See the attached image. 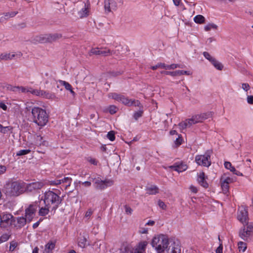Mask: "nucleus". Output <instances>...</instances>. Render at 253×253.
<instances>
[{
  "instance_id": "1",
  "label": "nucleus",
  "mask_w": 253,
  "mask_h": 253,
  "mask_svg": "<svg viewBox=\"0 0 253 253\" xmlns=\"http://www.w3.org/2000/svg\"><path fill=\"white\" fill-rule=\"evenodd\" d=\"M39 201L40 202L41 201H43L44 205H46V206H50L51 211H53L54 213L59 205L62 204L63 198L53 191L48 190L43 193V195Z\"/></svg>"
},
{
  "instance_id": "2",
  "label": "nucleus",
  "mask_w": 253,
  "mask_h": 253,
  "mask_svg": "<svg viewBox=\"0 0 253 253\" xmlns=\"http://www.w3.org/2000/svg\"><path fill=\"white\" fill-rule=\"evenodd\" d=\"M33 122L41 127L45 126L48 122L49 116L46 111L39 107L32 108Z\"/></svg>"
},
{
  "instance_id": "3",
  "label": "nucleus",
  "mask_w": 253,
  "mask_h": 253,
  "mask_svg": "<svg viewBox=\"0 0 253 253\" xmlns=\"http://www.w3.org/2000/svg\"><path fill=\"white\" fill-rule=\"evenodd\" d=\"M151 244L158 253H162L169 245V239L166 235H158L153 237Z\"/></svg>"
},
{
  "instance_id": "4",
  "label": "nucleus",
  "mask_w": 253,
  "mask_h": 253,
  "mask_svg": "<svg viewBox=\"0 0 253 253\" xmlns=\"http://www.w3.org/2000/svg\"><path fill=\"white\" fill-rule=\"evenodd\" d=\"M24 183L14 181L6 185V194L10 197H16L24 193Z\"/></svg>"
},
{
  "instance_id": "5",
  "label": "nucleus",
  "mask_w": 253,
  "mask_h": 253,
  "mask_svg": "<svg viewBox=\"0 0 253 253\" xmlns=\"http://www.w3.org/2000/svg\"><path fill=\"white\" fill-rule=\"evenodd\" d=\"M40 201H36L31 204L25 209V217L28 220V222H30L36 215L38 208H40Z\"/></svg>"
},
{
  "instance_id": "6",
  "label": "nucleus",
  "mask_w": 253,
  "mask_h": 253,
  "mask_svg": "<svg viewBox=\"0 0 253 253\" xmlns=\"http://www.w3.org/2000/svg\"><path fill=\"white\" fill-rule=\"evenodd\" d=\"M91 179L94 183L95 188L98 190H104L108 187L111 186L114 184V181L112 179H105L102 180L99 177L91 178Z\"/></svg>"
},
{
  "instance_id": "7",
  "label": "nucleus",
  "mask_w": 253,
  "mask_h": 253,
  "mask_svg": "<svg viewBox=\"0 0 253 253\" xmlns=\"http://www.w3.org/2000/svg\"><path fill=\"white\" fill-rule=\"evenodd\" d=\"M210 150H207L204 155H197L195 161L198 165L209 167L211 165Z\"/></svg>"
},
{
  "instance_id": "8",
  "label": "nucleus",
  "mask_w": 253,
  "mask_h": 253,
  "mask_svg": "<svg viewBox=\"0 0 253 253\" xmlns=\"http://www.w3.org/2000/svg\"><path fill=\"white\" fill-rule=\"evenodd\" d=\"M14 219L15 217L11 213L2 212L1 214V227L7 228L12 226V224L14 222Z\"/></svg>"
},
{
  "instance_id": "9",
  "label": "nucleus",
  "mask_w": 253,
  "mask_h": 253,
  "mask_svg": "<svg viewBox=\"0 0 253 253\" xmlns=\"http://www.w3.org/2000/svg\"><path fill=\"white\" fill-rule=\"evenodd\" d=\"M24 192L27 193L36 192L42 189L44 185L43 182L40 181L33 182L28 184L24 183Z\"/></svg>"
},
{
  "instance_id": "10",
  "label": "nucleus",
  "mask_w": 253,
  "mask_h": 253,
  "mask_svg": "<svg viewBox=\"0 0 253 253\" xmlns=\"http://www.w3.org/2000/svg\"><path fill=\"white\" fill-rule=\"evenodd\" d=\"M116 52V51H112L106 47L104 48H93L90 50V53L92 54L102 55L104 56L115 54Z\"/></svg>"
},
{
  "instance_id": "11",
  "label": "nucleus",
  "mask_w": 253,
  "mask_h": 253,
  "mask_svg": "<svg viewBox=\"0 0 253 253\" xmlns=\"http://www.w3.org/2000/svg\"><path fill=\"white\" fill-rule=\"evenodd\" d=\"M237 219L243 224H248L249 222V217L247 210L244 208L239 210L237 212Z\"/></svg>"
},
{
  "instance_id": "12",
  "label": "nucleus",
  "mask_w": 253,
  "mask_h": 253,
  "mask_svg": "<svg viewBox=\"0 0 253 253\" xmlns=\"http://www.w3.org/2000/svg\"><path fill=\"white\" fill-rule=\"evenodd\" d=\"M28 222V220L24 216L15 217L14 222L12 226L16 229H20L23 227Z\"/></svg>"
},
{
  "instance_id": "13",
  "label": "nucleus",
  "mask_w": 253,
  "mask_h": 253,
  "mask_svg": "<svg viewBox=\"0 0 253 253\" xmlns=\"http://www.w3.org/2000/svg\"><path fill=\"white\" fill-rule=\"evenodd\" d=\"M169 168L173 170L181 172L186 170L188 166L185 163L181 161L175 163L173 165L169 166Z\"/></svg>"
},
{
  "instance_id": "14",
  "label": "nucleus",
  "mask_w": 253,
  "mask_h": 253,
  "mask_svg": "<svg viewBox=\"0 0 253 253\" xmlns=\"http://www.w3.org/2000/svg\"><path fill=\"white\" fill-rule=\"evenodd\" d=\"M252 233L246 229L245 227H242L239 232V236L245 241L249 242L251 240Z\"/></svg>"
},
{
  "instance_id": "15",
  "label": "nucleus",
  "mask_w": 253,
  "mask_h": 253,
  "mask_svg": "<svg viewBox=\"0 0 253 253\" xmlns=\"http://www.w3.org/2000/svg\"><path fill=\"white\" fill-rule=\"evenodd\" d=\"M117 1L115 0H105L104 1V8L108 12L112 10H116L117 8Z\"/></svg>"
},
{
  "instance_id": "16",
  "label": "nucleus",
  "mask_w": 253,
  "mask_h": 253,
  "mask_svg": "<svg viewBox=\"0 0 253 253\" xmlns=\"http://www.w3.org/2000/svg\"><path fill=\"white\" fill-rule=\"evenodd\" d=\"M180 251L179 245L175 242H173L167 246L164 252L165 253H180Z\"/></svg>"
},
{
  "instance_id": "17",
  "label": "nucleus",
  "mask_w": 253,
  "mask_h": 253,
  "mask_svg": "<svg viewBox=\"0 0 253 253\" xmlns=\"http://www.w3.org/2000/svg\"><path fill=\"white\" fill-rule=\"evenodd\" d=\"M207 176H206L204 172L202 171L198 174V178L197 180L198 183L200 184L201 186L205 188H207L209 187V184L206 180L207 179Z\"/></svg>"
},
{
  "instance_id": "18",
  "label": "nucleus",
  "mask_w": 253,
  "mask_h": 253,
  "mask_svg": "<svg viewBox=\"0 0 253 253\" xmlns=\"http://www.w3.org/2000/svg\"><path fill=\"white\" fill-rule=\"evenodd\" d=\"M147 244L148 243L146 241L140 242L137 247L133 251L131 252L130 253H143L145 250Z\"/></svg>"
},
{
  "instance_id": "19",
  "label": "nucleus",
  "mask_w": 253,
  "mask_h": 253,
  "mask_svg": "<svg viewBox=\"0 0 253 253\" xmlns=\"http://www.w3.org/2000/svg\"><path fill=\"white\" fill-rule=\"evenodd\" d=\"M89 7V3H84V7L78 12V15L80 18L86 17L88 15Z\"/></svg>"
},
{
  "instance_id": "20",
  "label": "nucleus",
  "mask_w": 253,
  "mask_h": 253,
  "mask_svg": "<svg viewBox=\"0 0 253 253\" xmlns=\"http://www.w3.org/2000/svg\"><path fill=\"white\" fill-rule=\"evenodd\" d=\"M145 190L146 194L148 195H156L159 193V188L158 186L154 185L146 187Z\"/></svg>"
},
{
  "instance_id": "21",
  "label": "nucleus",
  "mask_w": 253,
  "mask_h": 253,
  "mask_svg": "<svg viewBox=\"0 0 253 253\" xmlns=\"http://www.w3.org/2000/svg\"><path fill=\"white\" fill-rule=\"evenodd\" d=\"M50 84L51 86L49 87L51 90H53L54 88L55 90H56L57 88H59V85L58 84V81H57L55 79L50 77L48 78V79L45 82V84Z\"/></svg>"
},
{
  "instance_id": "22",
  "label": "nucleus",
  "mask_w": 253,
  "mask_h": 253,
  "mask_svg": "<svg viewBox=\"0 0 253 253\" xmlns=\"http://www.w3.org/2000/svg\"><path fill=\"white\" fill-rule=\"evenodd\" d=\"M62 38V35L58 33L47 34L48 42H56Z\"/></svg>"
},
{
  "instance_id": "23",
  "label": "nucleus",
  "mask_w": 253,
  "mask_h": 253,
  "mask_svg": "<svg viewBox=\"0 0 253 253\" xmlns=\"http://www.w3.org/2000/svg\"><path fill=\"white\" fill-rule=\"evenodd\" d=\"M47 144L48 142L46 141L43 140L42 137L41 135H37L35 138V144L37 146H45Z\"/></svg>"
},
{
  "instance_id": "24",
  "label": "nucleus",
  "mask_w": 253,
  "mask_h": 253,
  "mask_svg": "<svg viewBox=\"0 0 253 253\" xmlns=\"http://www.w3.org/2000/svg\"><path fill=\"white\" fill-rule=\"evenodd\" d=\"M51 208L50 206H46V205H44V207L39 208V215L40 216H44L47 215L49 212V209Z\"/></svg>"
},
{
  "instance_id": "25",
  "label": "nucleus",
  "mask_w": 253,
  "mask_h": 253,
  "mask_svg": "<svg viewBox=\"0 0 253 253\" xmlns=\"http://www.w3.org/2000/svg\"><path fill=\"white\" fill-rule=\"evenodd\" d=\"M15 56L14 53H2L0 54V61L1 60H11Z\"/></svg>"
},
{
  "instance_id": "26",
  "label": "nucleus",
  "mask_w": 253,
  "mask_h": 253,
  "mask_svg": "<svg viewBox=\"0 0 253 253\" xmlns=\"http://www.w3.org/2000/svg\"><path fill=\"white\" fill-rule=\"evenodd\" d=\"M35 40L36 42L40 43L48 42L47 34L41 35L40 36H36Z\"/></svg>"
},
{
  "instance_id": "27",
  "label": "nucleus",
  "mask_w": 253,
  "mask_h": 253,
  "mask_svg": "<svg viewBox=\"0 0 253 253\" xmlns=\"http://www.w3.org/2000/svg\"><path fill=\"white\" fill-rule=\"evenodd\" d=\"M55 241H49L45 246V251L46 252V253H49V251L53 250L55 248Z\"/></svg>"
},
{
  "instance_id": "28",
  "label": "nucleus",
  "mask_w": 253,
  "mask_h": 253,
  "mask_svg": "<svg viewBox=\"0 0 253 253\" xmlns=\"http://www.w3.org/2000/svg\"><path fill=\"white\" fill-rule=\"evenodd\" d=\"M135 106L138 107L139 109L144 108L143 105L141 103L139 100L135 99H130V103L128 107Z\"/></svg>"
},
{
  "instance_id": "29",
  "label": "nucleus",
  "mask_w": 253,
  "mask_h": 253,
  "mask_svg": "<svg viewBox=\"0 0 253 253\" xmlns=\"http://www.w3.org/2000/svg\"><path fill=\"white\" fill-rule=\"evenodd\" d=\"M144 113V108H140L137 111L134 112L133 114V118L135 121H137L138 119L141 118Z\"/></svg>"
},
{
  "instance_id": "30",
  "label": "nucleus",
  "mask_w": 253,
  "mask_h": 253,
  "mask_svg": "<svg viewBox=\"0 0 253 253\" xmlns=\"http://www.w3.org/2000/svg\"><path fill=\"white\" fill-rule=\"evenodd\" d=\"M194 21L198 24H203L205 22V18L202 15H197L194 18Z\"/></svg>"
},
{
  "instance_id": "31",
  "label": "nucleus",
  "mask_w": 253,
  "mask_h": 253,
  "mask_svg": "<svg viewBox=\"0 0 253 253\" xmlns=\"http://www.w3.org/2000/svg\"><path fill=\"white\" fill-rule=\"evenodd\" d=\"M30 93L33 95H35L38 96H41L42 93H44V90L35 89H33L32 87H30Z\"/></svg>"
},
{
  "instance_id": "32",
  "label": "nucleus",
  "mask_w": 253,
  "mask_h": 253,
  "mask_svg": "<svg viewBox=\"0 0 253 253\" xmlns=\"http://www.w3.org/2000/svg\"><path fill=\"white\" fill-rule=\"evenodd\" d=\"M130 99L127 97H126L125 95H121L120 101L119 102H121L125 105L128 106L129 103H130Z\"/></svg>"
},
{
  "instance_id": "33",
  "label": "nucleus",
  "mask_w": 253,
  "mask_h": 253,
  "mask_svg": "<svg viewBox=\"0 0 253 253\" xmlns=\"http://www.w3.org/2000/svg\"><path fill=\"white\" fill-rule=\"evenodd\" d=\"M211 63L216 69L218 70H222L223 68V65L220 62L216 60L215 58L214 59V61H212Z\"/></svg>"
},
{
  "instance_id": "34",
  "label": "nucleus",
  "mask_w": 253,
  "mask_h": 253,
  "mask_svg": "<svg viewBox=\"0 0 253 253\" xmlns=\"http://www.w3.org/2000/svg\"><path fill=\"white\" fill-rule=\"evenodd\" d=\"M122 94H118L115 92H111L108 94L109 98H111L118 101H120V99Z\"/></svg>"
},
{
  "instance_id": "35",
  "label": "nucleus",
  "mask_w": 253,
  "mask_h": 253,
  "mask_svg": "<svg viewBox=\"0 0 253 253\" xmlns=\"http://www.w3.org/2000/svg\"><path fill=\"white\" fill-rule=\"evenodd\" d=\"M162 74H165L166 75H170L172 77L179 76V73L180 72H179V70L175 71H162L161 72Z\"/></svg>"
},
{
  "instance_id": "36",
  "label": "nucleus",
  "mask_w": 253,
  "mask_h": 253,
  "mask_svg": "<svg viewBox=\"0 0 253 253\" xmlns=\"http://www.w3.org/2000/svg\"><path fill=\"white\" fill-rule=\"evenodd\" d=\"M130 252L129 247L124 244L121 247L119 253H129Z\"/></svg>"
},
{
  "instance_id": "37",
  "label": "nucleus",
  "mask_w": 253,
  "mask_h": 253,
  "mask_svg": "<svg viewBox=\"0 0 253 253\" xmlns=\"http://www.w3.org/2000/svg\"><path fill=\"white\" fill-rule=\"evenodd\" d=\"M217 26L213 23H209L204 27V29L206 31H209L211 29H216Z\"/></svg>"
},
{
  "instance_id": "38",
  "label": "nucleus",
  "mask_w": 253,
  "mask_h": 253,
  "mask_svg": "<svg viewBox=\"0 0 253 253\" xmlns=\"http://www.w3.org/2000/svg\"><path fill=\"white\" fill-rule=\"evenodd\" d=\"M58 82L61 85H64L67 90H71L72 86L69 83L62 80H59Z\"/></svg>"
},
{
  "instance_id": "39",
  "label": "nucleus",
  "mask_w": 253,
  "mask_h": 253,
  "mask_svg": "<svg viewBox=\"0 0 253 253\" xmlns=\"http://www.w3.org/2000/svg\"><path fill=\"white\" fill-rule=\"evenodd\" d=\"M224 167L226 169H229L231 172L235 171V168L232 166V164L229 162H225L224 163Z\"/></svg>"
},
{
  "instance_id": "40",
  "label": "nucleus",
  "mask_w": 253,
  "mask_h": 253,
  "mask_svg": "<svg viewBox=\"0 0 253 253\" xmlns=\"http://www.w3.org/2000/svg\"><path fill=\"white\" fill-rule=\"evenodd\" d=\"M238 248L240 251L244 252L247 249V245L245 243L240 241L238 243Z\"/></svg>"
},
{
  "instance_id": "41",
  "label": "nucleus",
  "mask_w": 253,
  "mask_h": 253,
  "mask_svg": "<svg viewBox=\"0 0 253 253\" xmlns=\"http://www.w3.org/2000/svg\"><path fill=\"white\" fill-rule=\"evenodd\" d=\"M61 183H66V187H67L68 186H70L71 183L72 179L71 178L66 177H64V178L61 179Z\"/></svg>"
},
{
  "instance_id": "42",
  "label": "nucleus",
  "mask_w": 253,
  "mask_h": 253,
  "mask_svg": "<svg viewBox=\"0 0 253 253\" xmlns=\"http://www.w3.org/2000/svg\"><path fill=\"white\" fill-rule=\"evenodd\" d=\"M203 54L205 58L208 60L211 63L212 61H214L215 58L211 56L209 52L205 51Z\"/></svg>"
},
{
  "instance_id": "43",
  "label": "nucleus",
  "mask_w": 253,
  "mask_h": 253,
  "mask_svg": "<svg viewBox=\"0 0 253 253\" xmlns=\"http://www.w3.org/2000/svg\"><path fill=\"white\" fill-rule=\"evenodd\" d=\"M166 64H165V63H158L157 65H156L155 66H152L151 67V68L153 70H156L158 68H162V69H166Z\"/></svg>"
},
{
  "instance_id": "44",
  "label": "nucleus",
  "mask_w": 253,
  "mask_h": 253,
  "mask_svg": "<svg viewBox=\"0 0 253 253\" xmlns=\"http://www.w3.org/2000/svg\"><path fill=\"white\" fill-rule=\"evenodd\" d=\"M107 137L111 141H113L115 139V132L113 130L110 131L107 134Z\"/></svg>"
},
{
  "instance_id": "45",
  "label": "nucleus",
  "mask_w": 253,
  "mask_h": 253,
  "mask_svg": "<svg viewBox=\"0 0 253 253\" xmlns=\"http://www.w3.org/2000/svg\"><path fill=\"white\" fill-rule=\"evenodd\" d=\"M18 13V11H11L4 13L3 14L7 17V19L9 18L14 17Z\"/></svg>"
},
{
  "instance_id": "46",
  "label": "nucleus",
  "mask_w": 253,
  "mask_h": 253,
  "mask_svg": "<svg viewBox=\"0 0 253 253\" xmlns=\"http://www.w3.org/2000/svg\"><path fill=\"white\" fill-rule=\"evenodd\" d=\"M31 150L30 149H24L20 150L16 153L17 156H23L25 155L30 153Z\"/></svg>"
},
{
  "instance_id": "47",
  "label": "nucleus",
  "mask_w": 253,
  "mask_h": 253,
  "mask_svg": "<svg viewBox=\"0 0 253 253\" xmlns=\"http://www.w3.org/2000/svg\"><path fill=\"white\" fill-rule=\"evenodd\" d=\"M41 96L47 99H50L53 98L55 95L54 94L44 91V93H42Z\"/></svg>"
},
{
  "instance_id": "48",
  "label": "nucleus",
  "mask_w": 253,
  "mask_h": 253,
  "mask_svg": "<svg viewBox=\"0 0 253 253\" xmlns=\"http://www.w3.org/2000/svg\"><path fill=\"white\" fill-rule=\"evenodd\" d=\"M193 116L195 119V122H196L197 123H202L203 121V117L202 116L201 114Z\"/></svg>"
},
{
  "instance_id": "49",
  "label": "nucleus",
  "mask_w": 253,
  "mask_h": 253,
  "mask_svg": "<svg viewBox=\"0 0 253 253\" xmlns=\"http://www.w3.org/2000/svg\"><path fill=\"white\" fill-rule=\"evenodd\" d=\"M221 186L224 193H226L229 190V185L223 181H221Z\"/></svg>"
},
{
  "instance_id": "50",
  "label": "nucleus",
  "mask_w": 253,
  "mask_h": 253,
  "mask_svg": "<svg viewBox=\"0 0 253 253\" xmlns=\"http://www.w3.org/2000/svg\"><path fill=\"white\" fill-rule=\"evenodd\" d=\"M186 121V123L187 124L188 126L189 127L192 125L197 124L196 122H195V119L193 116L190 119H188L185 120Z\"/></svg>"
},
{
  "instance_id": "51",
  "label": "nucleus",
  "mask_w": 253,
  "mask_h": 253,
  "mask_svg": "<svg viewBox=\"0 0 253 253\" xmlns=\"http://www.w3.org/2000/svg\"><path fill=\"white\" fill-rule=\"evenodd\" d=\"M220 181H223V182L225 183L226 184H227L229 185V183H231L233 182V179L232 178H230L229 177H226L225 178H223V177L221 178Z\"/></svg>"
},
{
  "instance_id": "52",
  "label": "nucleus",
  "mask_w": 253,
  "mask_h": 253,
  "mask_svg": "<svg viewBox=\"0 0 253 253\" xmlns=\"http://www.w3.org/2000/svg\"><path fill=\"white\" fill-rule=\"evenodd\" d=\"M86 160L91 164L93 165L94 166H97L98 164V161H97L95 159L91 158L90 157H87L86 158Z\"/></svg>"
},
{
  "instance_id": "53",
  "label": "nucleus",
  "mask_w": 253,
  "mask_h": 253,
  "mask_svg": "<svg viewBox=\"0 0 253 253\" xmlns=\"http://www.w3.org/2000/svg\"><path fill=\"white\" fill-rule=\"evenodd\" d=\"M124 207L126 213L127 215H131L133 211L132 209L127 205H125Z\"/></svg>"
},
{
  "instance_id": "54",
  "label": "nucleus",
  "mask_w": 253,
  "mask_h": 253,
  "mask_svg": "<svg viewBox=\"0 0 253 253\" xmlns=\"http://www.w3.org/2000/svg\"><path fill=\"white\" fill-rule=\"evenodd\" d=\"M10 130V126H3L0 124V132L2 133H5Z\"/></svg>"
},
{
  "instance_id": "55",
  "label": "nucleus",
  "mask_w": 253,
  "mask_h": 253,
  "mask_svg": "<svg viewBox=\"0 0 253 253\" xmlns=\"http://www.w3.org/2000/svg\"><path fill=\"white\" fill-rule=\"evenodd\" d=\"M202 116L203 117V121L211 118L212 116V112H209L201 114Z\"/></svg>"
},
{
  "instance_id": "56",
  "label": "nucleus",
  "mask_w": 253,
  "mask_h": 253,
  "mask_svg": "<svg viewBox=\"0 0 253 253\" xmlns=\"http://www.w3.org/2000/svg\"><path fill=\"white\" fill-rule=\"evenodd\" d=\"M50 185H58L61 183V180L55 179L53 180H50L48 182Z\"/></svg>"
},
{
  "instance_id": "57",
  "label": "nucleus",
  "mask_w": 253,
  "mask_h": 253,
  "mask_svg": "<svg viewBox=\"0 0 253 253\" xmlns=\"http://www.w3.org/2000/svg\"><path fill=\"white\" fill-rule=\"evenodd\" d=\"M9 238V236L7 234L2 235L0 237V242L2 243L7 241Z\"/></svg>"
},
{
  "instance_id": "58",
  "label": "nucleus",
  "mask_w": 253,
  "mask_h": 253,
  "mask_svg": "<svg viewBox=\"0 0 253 253\" xmlns=\"http://www.w3.org/2000/svg\"><path fill=\"white\" fill-rule=\"evenodd\" d=\"M118 109L114 105H110L109 107V111L111 114H114L117 112Z\"/></svg>"
},
{
  "instance_id": "59",
  "label": "nucleus",
  "mask_w": 253,
  "mask_h": 253,
  "mask_svg": "<svg viewBox=\"0 0 253 253\" xmlns=\"http://www.w3.org/2000/svg\"><path fill=\"white\" fill-rule=\"evenodd\" d=\"M19 90H20L23 93H30V87L26 88L24 86H18V89Z\"/></svg>"
},
{
  "instance_id": "60",
  "label": "nucleus",
  "mask_w": 253,
  "mask_h": 253,
  "mask_svg": "<svg viewBox=\"0 0 253 253\" xmlns=\"http://www.w3.org/2000/svg\"><path fill=\"white\" fill-rule=\"evenodd\" d=\"M158 204L159 206L160 207V208H161L163 210H166L167 209V205L165 204V203L164 202H163L161 200H159L158 201Z\"/></svg>"
},
{
  "instance_id": "61",
  "label": "nucleus",
  "mask_w": 253,
  "mask_h": 253,
  "mask_svg": "<svg viewBox=\"0 0 253 253\" xmlns=\"http://www.w3.org/2000/svg\"><path fill=\"white\" fill-rule=\"evenodd\" d=\"M178 126L181 129H184L186 127H188L186 121H185L184 122H181L179 123Z\"/></svg>"
},
{
  "instance_id": "62",
  "label": "nucleus",
  "mask_w": 253,
  "mask_h": 253,
  "mask_svg": "<svg viewBox=\"0 0 253 253\" xmlns=\"http://www.w3.org/2000/svg\"><path fill=\"white\" fill-rule=\"evenodd\" d=\"M7 89L9 90L16 92L18 89V86H12L11 85H8Z\"/></svg>"
},
{
  "instance_id": "63",
  "label": "nucleus",
  "mask_w": 253,
  "mask_h": 253,
  "mask_svg": "<svg viewBox=\"0 0 253 253\" xmlns=\"http://www.w3.org/2000/svg\"><path fill=\"white\" fill-rule=\"evenodd\" d=\"M242 88L245 91H247L250 89V86L248 83H243L242 84Z\"/></svg>"
},
{
  "instance_id": "64",
  "label": "nucleus",
  "mask_w": 253,
  "mask_h": 253,
  "mask_svg": "<svg viewBox=\"0 0 253 253\" xmlns=\"http://www.w3.org/2000/svg\"><path fill=\"white\" fill-rule=\"evenodd\" d=\"M182 142V138L181 135L180 134L178 135V138H177L176 139V140L175 141V144L176 145L179 146L181 144Z\"/></svg>"
}]
</instances>
